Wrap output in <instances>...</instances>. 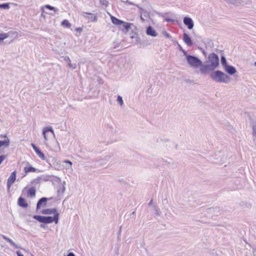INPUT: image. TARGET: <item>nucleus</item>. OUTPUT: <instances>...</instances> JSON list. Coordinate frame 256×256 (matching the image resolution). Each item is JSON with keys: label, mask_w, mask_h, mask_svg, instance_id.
Instances as JSON below:
<instances>
[{"label": "nucleus", "mask_w": 256, "mask_h": 256, "mask_svg": "<svg viewBox=\"0 0 256 256\" xmlns=\"http://www.w3.org/2000/svg\"><path fill=\"white\" fill-rule=\"evenodd\" d=\"M204 64L202 70L204 72V74L209 72H213L219 66L218 56L214 52L210 53Z\"/></svg>", "instance_id": "obj_1"}, {"label": "nucleus", "mask_w": 256, "mask_h": 256, "mask_svg": "<svg viewBox=\"0 0 256 256\" xmlns=\"http://www.w3.org/2000/svg\"><path fill=\"white\" fill-rule=\"evenodd\" d=\"M60 214H55L54 216H42L40 215H34L32 218L38 222L42 223L40 224V227L42 228H46V224H52L54 222L55 224H58L59 220Z\"/></svg>", "instance_id": "obj_2"}, {"label": "nucleus", "mask_w": 256, "mask_h": 256, "mask_svg": "<svg viewBox=\"0 0 256 256\" xmlns=\"http://www.w3.org/2000/svg\"><path fill=\"white\" fill-rule=\"evenodd\" d=\"M210 78L216 82L228 83L230 80V76L220 70L213 71L210 74Z\"/></svg>", "instance_id": "obj_3"}, {"label": "nucleus", "mask_w": 256, "mask_h": 256, "mask_svg": "<svg viewBox=\"0 0 256 256\" xmlns=\"http://www.w3.org/2000/svg\"><path fill=\"white\" fill-rule=\"evenodd\" d=\"M188 64L191 66L195 68L200 67V71L202 74H204V72L202 70L204 64L197 56L193 55H188L186 58Z\"/></svg>", "instance_id": "obj_4"}, {"label": "nucleus", "mask_w": 256, "mask_h": 256, "mask_svg": "<svg viewBox=\"0 0 256 256\" xmlns=\"http://www.w3.org/2000/svg\"><path fill=\"white\" fill-rule=\"evenodd\" d=\"M46 160L50 167L54 168V169L58 170L61 168L60 164L55 158L49 156L48 158H46Z\"/></svg>", "instance_id": "obj_5"}, {"label": "nucleus", "mask_w": 256, "mask_h": 256, "mask_svg": "<svg viewBox=\"0 0 256 256\" xmlns=\"http://www.w3.org/2000/svg\"><path fill=\"white\" fill-rule=\"evenodd\" d=\"M82 16L88 22H96L98 20V16L90 12H83Z\"/></svg>", "instance_id": "obj_6"}, {"label": "nucleus", "mask_w": 256, "mask_h": 256, "mask_svg": "<svg viewBox=\"0 0 256 256\" xmlns=\"http://www.w3.org/2000/svg\"><path fill=\"white\" fill-rule=\"evenodd\" d=\"M16 178V170L12 172L10 176L8 178L7 181V188L8 190L10 188L12 184L14 182Z\"/></svg>", "instance_id": "obj_7"}, {"label": "nucleus", "mask_w": 256, "mask_h": 256, "mask_svg": "<svg viewBox=\"0 0 256 256\" xmlns=\"http://www.w3.org/2000/svg\"><path fill=\"white\" fill-rule=\"evenodd\" d=\"M52 197L50 198H47L46 197H42L39 199L38 200L37 204H36V210H39L42 206H45L46 205V202L48 200H52Z\"/></svg>", "instance_id": "obj_8"}, {"label": "nucleus", "mask_w": 256, "mask_h": 256, "mask_svg": "<svg viewBox=\"0 0 256 256\" xmlns=\"http://www.w3.org/2000/svg\"><path fill=\"white\" fill-rule=\"evenodd\" d=\"M207 212L209 214H213L214 216H218L221 214L222 209L218 207H212L206 210Z\"/></svg>", "instance_id": "obj_9"}, {"label": "nucleus", "mask_w": 256, "mask_h": 256, "mask_svg": "<svg viewBox=\"0 0 256 256\" xmlns=\"http://www.w3.org/2000/svg\"><path fill=\"white\" fill-rule=\"evenodd\" d=\"M31 146L37 154V155L42 160H45L46 159L44 154L36 146L34 143L31 144Z\"/></svg>", "instance_id": "obj_10"}, {"label": "nucleus", "mask_w": 256, "mask_h": 256, "mask_svg": "<svg viewBox=\"0 0 256 256\" xmlns=\"http://www.w3.org/2000/svg\"><path fill=\"white\" fill-rule=\"evenodd\" d=\"M184 24L186 26L187 28L189 30H192L194 26V24L192 19L190 17H184Z\"/></svg>", "instance_id": "obj_11"}, {"label": "nucleus", "mask_w": 256, "mask_h": 256, "mask_svg": "<svg viewBox=\"0 0 256 256\" xmlns=\"http://www.w3.org/2000/svg\"><path fill=\"white\" fill-rule=\"evenodd\" d=\"M183 40L184 42L188 46H190L193 44V42L190 38V37L189 36V35L184 32L183 34Z\"/></svg>", "instance_id": "obj_12"}, {"label": "nucleus", "mask_w": 256, "mask_h": 256, "mask_svg": "<svg viewBox=\"0 0 256 256\" xmlns=\"http://www.w3.org/2000/svg\"><path fill=\"white\" fill-rule=\"evenodd\" d=\"M226 72L230 75H233L236 72V68L228 64L224 68Z\"/></svg>", "instance_id": "obj_13"}, {"label": "nucleus", "mask_w": 256, "mask_h": 256, "mask_svg": "<svg viewBox=\"0 0 256 256\" xmlns=\"http://www.w3.org/2000/svg\"><path fill=\"white\" fill-rule=\"evenodd\" d=\"M41 213L43 214H54V215L55 214H59L56 208L44 209L41 211Z\"/></svg>", "instance_id": "obj_14"}, {"label": "nucleus", "mask_w": 256, "mask_h": 256, "mask_svg": "<svg viewBox=\"0 0 256 256\" xmlns=\"http://www.w3.org/2000/svg\"><path fill=\"white\" fill-rule=\"evenodd\" d=\"M18 204L19 206L22 208H26L28 207V204L26 202V199L22 196H20L18 200Z\"/></svg>", "instance_id": "obj_15"}, {"label": "nucleus", "mask_w": 256, "mask_h": 256, "mask_svg": "<svg viewBox=\"0 0 256 256\" xmlns=\"http://www.w3.org/2000/svg\"><path fill=\"white\" fill-rule=\"evenodd\" d=\"M132 24H130L128 22H124L122 23V25H120V28L123 32H128L129 30L132 29V26H133Z\"/></svg>", "instance_id": "obj_16"}, {"label": "nucleus", "mask_w": 256, "mask_h": 256, "mask_svg": "<svg viewBox=\"0 0 256 256\" xmlns=\"http://www.w3.org/2000/svg\"><path fill=\"white\" fill-rule=\"evenodd\" d=\"M146 34L150 36L155 37L158 36L157 32H156V30L153 28L149 26L147 28L146 30Z\"/></svg>", "instance_id": "obj_17"}, {"label": "nucleus", "mask_w": 256, "mask_h": 256, "mask_svg": "<svg viewBox=\"0 0 256 256\" xmlns=\"http://www.w3.org/2000/svg\"><path fill=\"white\" fill-rule=\"evenodd\" d=\"M24 171L25 174H28L31 172H40V170L32 166L29 165L27 166H25L24 168Z\"/></svg>", "instance_id": "obj_18"}, {"label": "nucleus", "mask_w": 256, "mask_h": 256, "mask_svg": "<svg viewBox=\"0 0 256 256\" xmlns=\"http://www.w3.org/2000/svg\"><path fill=\"white\" fill-rule=\"evenodd\" d=\"M110 19L112 24L116 26H120L122 23H124V21L120 20L112 16H110Z\"/></svg>", "instance_id": "obj_19"}, {"label": "nucleus", "mask_w": 256, "mask_h": 256, "mask_svg": "<svg viewBox=\"0 0 256 256\" xmlns=\"http://www.w3.org/2000/svg\"><path fill=\"white\" fill-rule=\"evenodd\" d=\"M66 184V182L64 181L62 183V186H60L57 190L58 196H60V194H62L66 190L65 186Z\"/></svg>", "instance_id": "obj_20"}, {"label": "nucleus", "mask_w": 256, "mask_h": 256, "mask_svg": "<svg viewBox=\"0 0 256 256\" xmlns=\"http://www.w3.org/2000/svg\"><path fill=\"white\" fill-rule=\"evenodd\" d=\"M47 133H50L54 136V129H43L42 134L46 140H48Z\"/></svg>", "instance_id": "obj_21"}, {"label": "nucleus", "mask_w": 256, "mask_h": 256, "mask_svg": "<svg viewBox=\"0 0 256 256\" xmlns=\"http://www.w3.org/2000/svg\"><path fill=\"white\" fill-rule=\"evenodd\" d=\"M36 190L34 186H32L27 191V196L32 198L35 196Z\"/></svg>", "instance_id": "obj_22"}, {"label": "nucleus", "mask_w": 256, "mask_h": 256, "mask_svg": "<svg viewBox=\"0 0 256 256\" xmlns=\"http://www.w3.org/2000/svg\"><path fill=\"white\" fill-rule=\"evenodd\" d=\"M2 238L4 240H6L8 242H10L12 246H14L16 248H20V246H19L18 245H17L10 238L7 237L6 236L4 235H2Z\"/></svg>", "instance_id": "obj_23"}, {"label": "nucleus", "mask_w": 256, "mask_h": 256, "mask_svg": "<svg viewBox=\"0 0 256 256\" xmlns=\"http://www.w3.org/2000/svg\"><path fill=\"white\" fill-rule=\"evenodd\" d=\"M134 27V28L132 30V32L130 34V38L132 39L135 38L136 40H137L138 34L137 32H136L137 30V28L136 26H133Z\"/></svg>", "instance_id": "obj_24"}, {"label": "nucleus", "mask_w": 256, "mask_h": 256, "mask_svg": "<svg viewBox=\"0 0 256 256\" xmlns=\"http://www.w3.org/2000/svg\"><path fill=\"white\" fill-rule=\"evenodd\" d=\"M64 60L68 63V67L72 70H74L76 68V64H72L71 60L68 56H66L64 58Z\"/></svg>", "instance_id": "obj_25"}, {"label": "nucleus", "mask_w": 256, "mask_h": 256, "mask_svg": "<svg viewBox=\"0 0 256 256\" xmlns=\"http://www.w3.org/2000/svg\"><path fill=\"white\" fill-rule=\"evenodd\" d=\"M162 161L166 164H171V165L173 167V168H176L178 166V164L176 162H171V159L167 160L164 158H162Z\"/></svg>", "instance_id": "obj_26"}, {"label": "nucleus", "mask_w": 256, "mask_h": 256, "mask_svg": "<svg viewBox=\"0 0 256 256\" xmlns=\"http://www.w3.org/2000/svg\"><path fill=\"white\" fill-rule=\"evenodd\" d=\"M10 144V140L6 138L4 140H0V148L2 146L8 147Z\"/></svg>", "instance_id": "obj_27"}, {"label": "nucleus", "mask_w": 256, "mask_h": 256, "mask_svg": "<svg viewBox=\"0 0 256 256\" xmlns=\"http://www.w3.org/2000/svg\"><path fill=\"white\" fill-rule=\"evenodd\" d=\"M220 62H221V64L224 68L228 65V64L227 63L226 59L225 56H224V55H222L221 56Z\"/></svg>", "instance_id": "obj_28"}, {"label": "nucleus", "mask_w": 256, "mask_h": 256, "mask_svg": "<svg viewBox=\"0 0 256 256\" xmlns=\"http://www.w3.org/2000/svg\"><path fill=\"white\" fill-rule=\"evenodd\" d=\"M61 24L67 28H70L71 26L70 23L67 20H64L62 21Z\"/></svg>", "instance_id": "obj_29"}, {"label": "nucleus", "mask_w": 256, "mask_h": 256, "mask_svg": "<svg viewBox=\"0 0 256 256\" xmlns=\"http://www.w3.org/2000/svg\"><path fill=\"white\" fill-rule=\"evenodd\" d=\"M45 8L50 10H54L55 12H57L58 11V10L57 8L52 6H50L49 4L46 5Z\"/></svg>", "instance_id": "obj_30"}, {"label": "nucleus", "mask_w": 256, "mask_h": 256, "mask_svg": "<svg viewBox=\"0 0 256 256\" xmlns=\"http://www.w3.org/2000/svg\"><path fill=\"white\" fill-rule=\"evenodd\" d=\"M245 114H246L249 117V120L252 124V128H256V124L255 123V122L254 121L252 120V119L251 118L250 116V114L248 113H246V112Z\"/></svg>", "instance_id": "obj_31"}, {"label": "nucleus", "mask_w": 256, "mask_h": 256, "mask_svg": "<svg viewBox=\"0 0 256 256\" xmlns=\"http://www.w3.org/2000/svg\"><path fill=\"white\" fill-rule=\"evenodd\" d=\"M40 180H42L40 176H38L37 178L32 180L30 182L32 184H39Z\"/></svg>", "instance_id": "obj_32"}, {"label": "nucleus", "mask_w": 256, "mask_h": 256, "mask_svg": "<svg viewBox=\"0 0 256 256\" xmlns=\"http://www.w3.org/2000/svg\"><path fill=\"white\" fill-rule=\"evenodd\" d=\"M50 176H51L48 175H42L40 176V178H41L42 180H43L44 182H47L50 180Z\"/></svg>", "instance_id": "obj_33"}, {"label": "nucleus", "mask_w": 256, "mask_h": 256, "mask_svg": "<svg viewBox=\"0 0 256 256\" xmlns=\"http://www.w3.org/2000/svg\"><path fill=\"white\" fill-rule=\"evenodd\" d=\"M8 34L6 33H1L0 34V41H2L4 39L8 38Z\"/></svg>", "instance_id": "obj_34"}, {"label": "nucleus", "mask_w": 256, "mask_h": 256, "mask_svg": "<svg viewBox=\"0 0 256 256\" xmlns=\"http://www.w3.org/2000/svg\"><path fill=\"white\" fill-rule=\"evenodd\" d=\"M0 8L3 9H8L10 8V6L8 3H4L2 4H0Z\"/></svg>", "instance_id": "obj_35"}, {"label": "nucleus", "mask_w": 256, "mask_h": 256, "mask_svg": "<svg viewBox=\"0 0 256 256\" xmlns=\"http://www.w3.org/2000/svg\"><path fill=\"white\" fill-rule=\"evenodd\" d=\"M100 3L105 7H107L109 4L108 2L106 0H100Z\"/></svg>", "instance_id": "obj_36"}, {"label": "nucleus", "mask_w": 256, "mask_h": 256, "mask_svg": "<svg viewBox=\"0 0 256 256\" xmlns=\"http://www.w3.org/2000/svg\"><path fill=\"white\" fill-rule=\"evenodd\" d=\"M117 101H118V104H120V106L123 105L124 102H123L122 98V97L121 96H118Z\"/></svg>", "instance_id": "obj_37"}, {"label": "nucleus", "mask_w": 256, "mask_h": 256, "mask_svg": "<svg viewBox=\"0 0 256 256\" xmlns=\"http://www.w3.org/2000/svg\"><path fill=\"white\" fill-rule=\"evenodd\" d=\"M127 179L126 178H119L118 180V182L120 183H123L124 184H127Z\"/></svg>", "instance_id": "obj_38"}, {"label": "nucleus", "mask_w": 256, "mask_h": 256, "mask_svg": "<svg viewBox=\"0 0 256 256\" xmlns=\"http://www.w3.org/2000/svg\"><path fill=\"white\" fill-rule=\"evenodd\" d=\"M153 208L154 210H155V214L157 216H160V213L158 212V208L156 205H153Z\"/></svg>", "instance_id": "obj_39"}, {"label": "nucleus", "mask_w": 256, "mask_h": 256, "mask_svg": "<svg viewBox=\"0 0 256 256\" xmlns=\"http://www.w3.org/2000/svg\"><path fill=\"white\" fill-rule=\"evenodd\" d=\"M6 155L0 156V164L6 158Z\"/></svg>", "instance_id": "obj_40"}, {"label": "nucleus", "mask_w": 256, "mask_h": 256, "mask_svg": "<svg viewBox=\"0 0 256 256\" xmlns=\"http://www.w3.org/2000/svg\"><path fill=\"white\" fill-rule=\"evenodd\" d=\"M63 162L68 164L70 165V166L66 168H69L70 166H71L72 164V162L69 160H64L63 161Z\"/></svg>", "instance_id": "obj_41"}, {"label": "nucleus", "mask_w": 256, "mask_h": 256, "mask_svg": "<svg viewBox=\"0 0 256 256\" xmlns=\"http://www.w3.org/2000/svg\"><path fill=\"white\" fill-rule=\"evenodd\" d=\"M163 34L167 38H168L170 39L172 38L171 36L168 33L166 32V31L164 32Z\"/></svg>", "instance_id": "obj_42"}, {"label": "nucleus", "mask_w": 256, "mask_h": 256, "mask_svg": "<svg viewBox=\"0 0 256 256\" xmlns=\"http://www.w3.org/2000/svg\"><path fill=\"white\" fill-rule=\"evenodd\" d=\"M110 156H105L104 158L102 159V160H100V161L101 162H103V161H108L110 160Z\"/></svg>", "instance_id": "obj_43"}, {"label": "nucleus", "mask_w": 256, "mask_h": 256, "mask_svg": "<svg viewBox=\"0 0 256 256\" xmlns=\"http://www.w3.org/2000/svg\"><path fill=\"white\" fill-rule=\"evenodd\" d=\"M165 20L167 22H173L174 21V19L170 18H165Z\"/></svg>", "instance_id": "obj_44"}, {"label": "nucleus", "mask_w": 256, "mask_h": 256, "mask_svg": "<svg viewBox=\"0 0 256 256\" xmlns=\"http://www.w3.org/2000/svg\"><path fill=\"white\" fill-rule=\"evenodd\" d=\"M244 0H238L236 4H234V5L238 6L242 2H244Z\"/></svg>", "instance_id": "obj_45"}, {"label": "nucleus", "mask_w": 256, "mask_h": 256, "mask_svg": "<svg viewBox=\"0 0 256 256\" xmlns=\"http://www.w3.org/2000/svg\"><path fill=\"white\" fill-rule=\"evenodd\" d=\"M139 9L140 10V12L141 14H144V13H146V10H144V8H139Z\"/></svg>", "instance_id": "obj_46"}, {"label": "nucleus", "mask_w": 256, "mask_h": 256, "mask_svg": "<svg viewBox=\"0 0 256 256\" xmlns=\"http://www.w3.org/2000/svg\"><path fill=\"white\" fill-rule=\"evenodd\" d=\"M52 176L54 177V176ZM54 178L56 179V182L58 183H59V184L62 183V181H61V180L60 178H59L58 177H57V176H54Z\"/></svg>", "instance_id": "obj_47"}, {"label": "nucleus", "mask_w": 256, "mask_h": 256, "mask_svg": "<svg viewBox=\"0 0 256 256\" xmlns=\"http://www.w3.org/2000/svg\"><path fill=\"white\" fill-rule=\"evenodd\" d=\"M180 51L183 53L184 55L186 56V58H187V56L189 55L187 54V52L183 48L182 50Z\"/></svg>", "instance_id": "obj_48"}, {"label": "nucleus", "mask_w": 256, "mask_h": 256, "mask_svg": "<svg viewBox=\"0 0 256 256\" xmlns=\"http://www.w3.org/2000/svg\"><path fill=\"white\" fill-rule=\"evenodd\" d=\"M16 254L18 256H24V254L20 251H16Z\"/></svg>", "instance_id": "obj_49"}, {"label": "nucleus", "mask_w": 256, "mask_h": 256, "mask_svg": "<svg viewBox=\"0 0 256 256\" xmlns=\"http://www.w3.org/2000/svg\"><path fill=\"white\" fill-rule=\"evenodd\" d=\"M253 136L254 137V140H256V129H253Z\"/></svg>", "instance_id": "obj_50"}, {"label": "nucleus", "mask_w": 256, "mask_h": 256, "mask_svg": "<svg viewBox=\"0 0 256 256\" xmlns=\"http://www.w3.org/2000/svg\"><path fill=\"white\" fill-rule=\"evenodd\" d=\"M122 2L124 3H128L130 4H132V2H129L128 0H120Z\"/></svg>", "instance_id": "obj_51"}, {"label": "nucleus", "mask_w": 256, "mask_h": 256, "mask_svg": "<svg viewBox=\"0 0 256 256\" xmlns=\"http://www.w3.org/2000/svg\"><path fill=\"white\" fill-rule=\"evenodd\" d=\"M76 32H82V28H80H80H76Z\"/></svg>", "instance_id": "obj_52"}, {"label": "nucleus", "mask_w": 256, "mask_h": 256, "mask_svg": "<svg viewBox=\"0 0 256 256\" xmlns=\"http://www.w3.org/2000/svg\"><path fill=\"white\" fill-rule=\"evenodd\" d=\"M66 256H76L72 252H69Z\"/></svg>", "instance_id": "obj_53"}, {"label": "nucleus", "mask_w": 256, "mask_h": 256, "mask_svg": "<svg viewBox=\"0 0 256 256\" xmlns=\"http://www.w3.org/2000/svg\"><path fill=\"white\" fill-rule=\"evenodd\" d=\"M98 162L100 165L106 164V163L105 161L101 162L100 160L98 161Z\"/></svg>", "instance_id": "obj_54"}, {"label": "nucleus", "mask_w": 256, "mask_h": 256, "mask_svg": "<svg viewBox=\"0 0 256 256\" xmlns=\"http://www.w3.org/2000/svg\"><path fill=\"white\" fill-rule=\"evenodd\" d=\"M121 230H122V226H120V230L118 232V238L119 237V236L120 234V232H121Z\"/></svg>", "instance_id": "obj_55"}, {"label": "nucleus", "mask_w": 256, "mask_h": 256, "mask_svg": "<svg viewBox=\"0 0 256 256\" xmlns=\"http://www.w3.org/2000/svg\"><path fill=\"white\" fill-rule=\"evenodd\" d=\"M162 203L163 204H167L168 203V200L166 198L162 200Z\"/></svg>", "instance_id": "obj_56"}, {"label": "nucleus", "mask_w": 256, "mask_h": 256, "mask_svg": "<svg viewBox=\"0 0 256 256\" xmlns=\"http://www.w3.org/2000/svg\"><path fill=\"white\" fill-rule=\"evenodd\" d=\"M178 50L180 51V50H182V46L180 44H178Z\"/></svg>", "instance_id": "obj_57"}, {"label": "nucleus", "mask_w": 256, "mask_h": 256, "mask_svg": "<svg viewBox=\"0 0 256 256\" xmlns=\"http://www.w3.org/2000/svg\"><path fill=\"white\" fill-rule=\"evenodd\" d=\"M152 202H153V200H152V199L150 202H149L148 203V206H151L152 204Z\"/></svg>", "instance_id": "obj_58"}, {"label": "nucleus", "mask_w": 256, "mask_h": 256, "mask_svg": "<svg viewBox=\"0 0 256 256\" xmlns=\"http://www.w3.org/2000/svg\"><path fill=\"white\" fill-rule=\"evenodd\" d=\"M174 43L175 44H176L177 46H178V44H178V41H176V40H174Z\"/></svg>", "instance_id": "obj_59"}, {"label": "nucleus", "mask_w": 256, "mask_h": 256, "mask_svg": "<svg viewBox=\"0 0 256 256\" xmlns=\"http://www.w3.org/2000/svg\"><path fill=\"white\" fill-rule=\"evenodd\" d=\"M174 144H173V142H170V143L169 144L168 146H169V147H171V146H173V145H174Z\"/></svg>", "instance_id": "obj_60"}, {"label": "nucleus", "mask_w": 256, "mask_h": 256, "mask_svg": "<svg viewBox=\"0 0 256 256\" xmlns=\"http://www.w3.org/2000/svg\"><path fill=\"white\" fill-rule=\"evenodd\" d=\"M43 128H52L51 126H44Z\"/></svg>", "instance_id": "obj_61"}, {"label": "nucleus", "mask_w": 256, "mask_h": 256, "mask_svg": "<svg viewBox=\"0 0 256 256\" xmlns=\"http://www.w3.org/2000/svg\"><path fill=\"white\" fill-rule=\"evenodd\" d=\"M202 53H203V54H204L205 56H206V52H204V50H203Z\"/></svg>", "instance_id": "obj_62"}, {"label": "nucleus", "mask_w": 256, "mask_h": 256, "mask_svg": "<svg viewBox=\"0 0 256 256\" xmlns=\"http://www.w3.org/2000/svg\"><path fill=\"white\" fill-rule=\"evenodd\" d=\"M175 148H176V149H178V145L176 144L175 145Z\"/></svg>", "instance_id": "obj_63"}, {"label": "nucleus", "mask_w": 256, "mask_h": 256, "mask_svg": "<svg viewBox=\"0 0 256 256\" xmlns=\"http://www.w3.org/2000/svg\"><path fill=\"white\" fill-rule=\"evenodd\" d=\"M140 18H141V19H142V20H143V21L144 20V19L142 18V16H140Z\"/></svg>", "instance_id": "obj_64"}]
</instances>
